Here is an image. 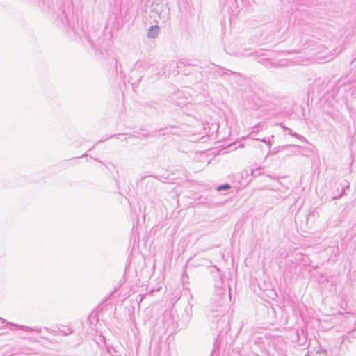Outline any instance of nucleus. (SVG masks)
Wrapping results in <instances>:
<instances>
[{"mask_svg":"<svg viewBox=\"0 0 356 356\" xmlns=\"http://www.w3.org/2000/svg\"><path fill=\"white\" fill-rule=\"evenodd\" d=\"M229 188H230L229 185L225 184V185H222V186H218V191H221V190H223V189H229Z\"/></svg>","mask_w":356,"mask_h":356,"instance_id":"1","label":"nucleus"}]
</instances>
